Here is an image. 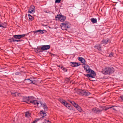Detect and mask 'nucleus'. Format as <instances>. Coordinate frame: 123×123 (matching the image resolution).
I'll return each instance as SVG.
<instances>
[{
	"label": "nucleus",
	"instance_id": "1",
	"mask_svg": "<svg viewBox=\"0 0 123 123\" xmlns=\"http://www.w3.org/2000/svg\"><path fill=\"white\" fill-rule=\"evenodd\" d=\"M84 65V68L85 70L87 73L89 74H84V75L88 78L90 77L93 78H95V76L96 75L95 72L91 69L90 67L88 65L85 64Z\"/></svg>",
	"mask_w": 123,
	"mask_h": 123
},
{
	"label": "nucleus",
	"instance_id": "2",
	"mask_svg": "<svg viewBox=\"0 0 123 123\" xmlns=\"http://www.w3.org/2000/svg\"><path fill=\"white\" fill-rule=\"evenodd\" d=\"M115 69L112 67H106L102 70V72L105 75L111 74L114 73Z\"/></svg>",
	"mask_w": 123,
	"mask_h": 123
},
{
	"label": "nucleus",
	"instance_id": "3",
	"mask_svg": "<svg viewBox=\"0 0 123 123\" xmlns=\"http://www.w3.org/2000/svg\"><path fill=\"white\" fill-rule=\"evenodd\" d=\"M66 18V17L62 15L61 13L59 15L58 14L55 17V20H59L61 22L64 21Z\"/></svg>",
	"mask_w": 123,
	"mask_h": 123
},
{
	"label": "nucleus",
	"instance_id": "4",
	"mask_svg": "<svg viewBox=\"0 0 123 123\" xmlns=\"http://www.w3.org/2000/svg\"><path fill=\"white\" fill-rule=\"evenodd\" d=\"M78 93L80 95L85 96H88L90 94L89 92L86 91L85 90H82L80 89L78 90Z\"/></svg>",
	"mask_w": 123,
	"mask_h": 123
},
{
	"label": "nucleus",
	"instance_id": "5",
	"mask_svg": "<svg viewBox=\"0 0 123 123\" xmlns=\"http://www.w3.org/2000/svg\"><path fill=\"white\" fill-rule=\"evenodd\" d=\"M38 104L37 107H43L45 111H48V108L45 103H43L41 101H38Z\"/></svg>",
	"mask_w": 123,
	"mask_h": 123
},
{
	"label": "nucleus",
	"instance_id": "6",
	"mask_svg": "<svg viewBox=\"0 0 123 123\" xmlns=\"http://www.w3.org/2000/svg\"><path fill=\"white\" fill-rule=\"evenodd\" d=\"M68 22L66 21L65 23H62L60 25L61 29L63 30H67L69 28V26L68 25Z\"/></svg>",
	"mask_w": 123,
	"mask_h": 123
},
{
	"label": "nucleus",
	"instance_id": "7",
	"mask_svg": "<svg viewBox=\"0 0 123 123\" xmlns=\"http://www.w3.org/2000/svg\"><path fill=\"white\" fill-rule=\"evenodd\" d=\"M32 78L25 79L23 82L26 84L28 85L31 84Z\"/></svg>",
	"mask_w": 123,
	"mask_h": 123
},
{
	"label": "nucleus",
	"instance_id": "8",
	"mask_svg": "<svg viewBox=\"0 0 123 123\" xmlns=\"http://www.w3.org/2000/svg\"><path fill=\"white\" fill-rule=\"evenodd\" d=\"M70 66L73 67H78L80 65V64H79L78 63L73 62H70Z\"/></svg>",
	"mask_w": 123,
	"mask_h": 123
},
{
	"label": "nucleus",
	"instance_id": "9",
	"mask_svg": "<svg viewBox=\"0 0 123 123\" xmlns=\"http://www.w3.org/2000/svg\"><path fill=\"white\" fill-rule=\"evenodd\" d=\"M35 6H31L29 9L28 12L30 13H34L35 11Z\"/></svg>",
	"mask_w": 123,
	"mask_h": 123
},
{
	"label": "nucleus",
	"instance_id": "10",
	"mask_svg": "<svg viewBox=\"0 0 123 123\" xmlns=\"http://www.w3.org/2000/svg\"><path fill=\"white\" fill-rule=\"evenodd\" d=\"M50 48V45H43L41 47V49L43 51L45 50H46L49 49Z\"/></svg>",
	"mask_w": 123,
	"mask_h": 123
},
{
	"label": "nucleus",
	"instance_id": "11",
	"mask_svg": "<svg viewBox=\"0 0 123 123\" xmlns=\"http://www.w3.org/2000/svg\"><path fill=\"white\" fill-rule=\"evenodd\" d=\"M101 44L100 43L99 44H97L94 46V47L96 49L98 50L99 51L101 50Z\"/></svg>",
	"mask_w": 123,
	"mask_h": 123
},
{
	"label": "nucleus",
	"instance_id": "12",
	"mask_svg": "<svg viewBox=\"0 0 123 123\" xmlns=\"http://www.w3.org/2000/svg\"><path fill=\"white\" fill-rule=\"evenodd\" d=\"M109 39L108 38L107 39H104L101 42V45L102 44H107L108 42H109Z\"/></svg>",
	"mask_w": 123,
	"mask_h": 123
},
{
	"label": "nucleus",
	"instance_id": "13",
	"mask_svg": "<svg viewBox=\"0 0 123 123\" xmlns=\"http://www.w3.org/2000/svg\"><path fill=\"white\" fill-rule=\"evenodd\" d=\"M92 111L98 114L99 113L101 112L102 111V110H100L99 109L97 108H93L92 109Z\"/></svg>",
	"mask_w": 123,
	"mask_h": 123
},
{
	"label": "nucleus",
	"instance_id": "14",
	"mask_svg": "<svg viewBox=\"0 0 123 123\" xmlns=\"http://www.w3.org/2000/svg\"><path fill=\"white\" fill-rule=\"evenodd\" d=\"M78 60L82 63L83 65H85L86 62L85 60L84 59L81 57H78Z\"/></svg>",
	"mask_w": 123,
	"mask_h": 123
},
{
	"label": "nucleus",
	"instance_id": "15",
	"mask_svg": "<svg viewBox=\"0 0 123 123\" xmlns=\"http://www.w3.org/2000/svg\"><path fill=\"white\" fill-rule=\"evenodd\" d=\"M38 101L36 100H34L30 101V103H31L34 105H37L38 107Z\"/></svg>",
	"mask_w": 123,
	"mask_h": 123
},
{
	"label": "nucleus",
	"instance_id": "16",
	"mask_svg": "<svg viewBox=\"0 0 123 123\" xmlns=\"http://www.w3.org/2000/svg\"><path fill=\"white\" fill-rule=\"evenodd\" d=\"M66 107L68 108V109L69 110H73V107L71 106V105L67 103L66 104Z\"/></svg>",
	"mask_w": 123,
	"mask_h": 123
},
{
	"label": "nucleus",
	"instance_id": "17",
	"mask_svg": "<svg viewBox=\"0 0 123 123\" xmlns=\"http://www.w3.org/2000/svg\"><path fill=\"white\" fill-rule=\"evenodd\" d=\"M24 101L25 102H26L28 103L29 101V96L27 97L26 96L24 97L23 98Z\"/></svg>",
	"mask_w": 123,
	"mask_h": 123
},
{
	"label": "nucleus",
	"instance_id": "18",
	"mask_svg": "<svg viewBox=\"0 0 123 123\" xmlns=\"http://www.w3.org/2000/svg\"><path fill=\"white\" fill-rule=\"evenodd\" d=\"M34 97L33 96H29V101H28V103L30 104L31 101L34 100Z\"/></svg>",
	"mask_w": 123,
	"mask_h": 123
},
{
	"label": "nucleus",
	"instance_id": "19",
	"mask_svg": "<svg viewBox=\"0 0 123 123\" xmlns=\"http://www.w3.org/2000/svg\"><path fill=\"white\" fill-rule=\"evenodd\" d=\"M40 114L42 115L43 117H44L46 115V114L44 112L43 110H41L40 111Z\"/></svg>",
	"mask_w": 123,
	"mask_h": 123
},
{
	"label": "nucleus",
	"instance_id": "20",
	"mask_svg": "<svg viewBox=\"0 0 123 123\" xmlns=\"http://www.w3.org/2000/svg\"><path fill=\"white\" fill-rule=\"evenodd\" d=\"M11 94L13 96H19L20 93L17 92H12Z\"/></svg>",
	"mask_w": 123,
	"mask_h": 123
},
{
	"label": "nucleus",
	"instance_id": "21",
	"mask_svg": "<svg viewBox=\"0 0 123 123\" xmlns=\"http://www.w3.org/2000/svg\"><path fill=\"white\" fill-rule=\"evenodd\" d=\"M37 52H42L43 51V50L42 49L41 47H37Z\"/></svg>",
	"mask_w": 123,
	"mask_h": 123
},
{
	"label": "nucleus",
	"instance_id": "22",
	"mask_svg": "<svg viewBox=\"0 0 123 123\" xmlns=\"http://www.w3.org/2000/svg\"><path fill=\"white\" fill-rule=\"evenodd\" d=\"M13 37L15 39H20L19 35H13Z\"/></svg>",
	"mask_w": 123,
	"mask_h": 123
},
{
	"label": "nucleus",
	"instance_id": "23",
	"mask_svg": "<svg viewBox=\"0 0 123 123\" xmlns=\"http://www.w3.org/2000/svg\"><path fill=\"white\" fill-rule=\"evenodd\" d=\"M91 21L93 23H96L97 22L96 19L94 18H92L91 19Z\"/></svg>",
	"mask_w": 123,
	"mask_h": 123
},
{
	"label": "nucleus",
	"instance_id": "24",
	"mask_svg": "<svg viewBox=\"0 0 123 123\" xmlns=\"http://www.w3.org/2000/svg\"><path fill=\"white\" fill-rule=\"evenodd\" d=\"M28 17L29 18V19L30 20V21H31L34 19V17H32L30 14H28Z\"/></svg>",
	"mask_w": 123,
	"mask_h": 123
},
{
	"label": "nucleus",
	"instance_id": "25",
	"mask_svg": "<svg viewBox=\"0 0 123 123\" xmlns=\"http://www.w3.org/2000/svg\"><path fill=\"white\" fill-rule=\"evenodd\" d=\"M37 81L35 80H31V84H34L35 85H37Z\"/></svg>",
	"mask_w": 123,
	"mask_h": 123
},
{
	"label": "nucleus",
	"instance_id": "26",
	"mask_svg": "<svg viewBox=\"0 0 123 123\" xmlns=\"http://www.w3.org/2000/svg\"><path fill=\"white\" fill-rule=\"evenodd\" d=\"M13 38L12 37L8 39L10 43H11L12 42H14L15 39Z\"/></svg>",
	"mask_w": 123,
	"mask_h": 123
},
{
	"label": "nucleus",
	"instance_id": "27",
	"mask_svg": "<svg viewBox=\"0 0 123 123\" xmlns=\"http://www.w3.org/2000/svg\"><path fill=\"white\" fill-rule=\"evenodd\" d=\"M30 116L29 112V111L26 112H25V116L26 117H29Z\"/></svg>",
	"mask_w": 123,
	"mask_h": 123
},
{
	"label": "nucleus",
	"instance_id": "28",
	"mask_svg": "<svg viewBox=\"0 0 123 123\" xmlns=\"http://www.w3.org/2000/svg\"><path fill=\"white\" fill-rule=\"evenodd\" d=\"M61 69H62V70L65 72H66L68 71L67 69L64 67H63V66H61Z\"/></svg>",
	"mask_w": 123,
	"mask_h": 123
},
{
	"label": "nucleus",
	"instance_id": "29",
	"mask_svg": "<svg viewBox=\"0 0 123 123\" xmlns=\"http://www.w3.org/2000/svg\"><path fill=\"white\" fill-rule=\"evenodd\" d=\"M29 33H28L27 34H23L22 35H19L20 38V39L21 38H22L23 37H24L25 36H27V34H28Z\"/></svg>",
	"mask_w": 123,
	"mask_h": 123
},
{
	"label": "nucleus",
	"instance_id": "30",
	"mask_svg": "<svg viewBox=\"0 0 123 123\" xmlns=\"http://www.w3.org/2000/svg\"><path fill=\"white\" fill-rule=\"evenodd\" d=\"M70 80L69 78L66 79L65 80V82L66 83H68L69 81Z\"/></svg>",
	"mask_w": 123,
	"mask_h": 123
},
{
	"label": "nucleus",
	"instance_id": "31",
	"mask_svg": "<svg viewBox=\"0 0 123 123\" xmlns=\"http://www.w3.org/2000/svg\"><path fill=\"white\" fill-rule=\"evenodd\" d=\"M67 103L66 102V101L65 100H63V102L62 104L63 105H64V106H66V104Z\"/></svg>",
	"mask_w": 123,
	"mask_h": 123
},
{
	"label": "nucleus",
	"instance_id": "32",
	"mask_svg": "<svg viewBox=\"0 0 123 123\" xmlns=\"http://www.w3.org/2000/svg\"><path fill=\"white\" fill-rule=\"evenodd\" d=\"M40 31L39 33L41 34H43L44 33L43 31H46L45 30H40Z\"/></svg>",
	"mask_w": 123,
	"mask_h": 123
},
{
	"label": "nucleus",
	"instance_id": "33",
	"mask_svg": "<svg viewBox=\"0 0 123 123\" xmlns=\"http://www.w3.org/2000/svg\"><path fill=\"white\" fill-rule=\"evenodd\" d=\"M76 108H78V107L79 106V105L78 104H76L75 103V104L73 105Z\"/></svg>",
	"mask_w": 123,
	"mask_h": 123
},
{
	"label": "nucleus",
	"instance_id": "34",
	"mask_svg": "<svg viewBox=\"0 0 123 123\" xmlns=\"http://www.w3.org/2000/svg\"><path fill=\"white\" fill-rule=\"evenodd\" d=\"M15 74L16 75H21V73L19 72H17L15 73Z\"/></svg>",
	"mask_w": 123,
	"mask_h": 123
},
{
	"label": "nucleus",
	"instance_id": "35",
	"mask_svg": "<svg viewBox=\"0 0 123 123\" xmlns=\"http://www.w3.org/2000/svg\"><path fill=\"white\" fill-rule=\"evenodd\" d=\"M113 53H111L109 55V57H112L113 56Z\"/></svg>",
	"mask_w": 123,
	"mask_h": 123
},
{
	"label": "nucleus",
	"instance_id": "36",
	"mask_svg": "<svg viewBox=\"0 0 123 123\" xmlns=\"http://www.w3.org/2000/svg\"><path fill=\"white\" fill-rule=\"evenodd\" d=\"M61 1V0H55V3H60Z\"/></svg>",
	"mask_w": 123,
	"mask_h": 123
},
{
	"label": "nucleus",
	"instance_id": "37",
	"mask_svg": "<svg viewBox=\"0 0 123 123\" xmlns=\"http://www.w3.org/2000/svg\"><path fill=\"white\" fill-rule=\"evenodd\" d=\"M40 30H36V31H33V32L34 33H37V32H39V31H40Z\"/></svg>",
	"mask_w": 123,
	"mask_h": 123
},
{
	"label": "nucleus",
	"instance_id": "38",
	"mask_svg": "<svg viewBox=\"0 0 123 123\" xmlns=\"http://www.w3.org/2000/svg\"><path fill=\"white\" fill-rule=\"evenodd\" d=\"M76 109L80 111L81 110L80 107L79 106Z\"/></svg>",
	"mask_w": 123,
	"mask_h": 123
},
{
	"label": "nucleus",
	"instance_id": "39",
	"mask_svg": "<svg viewBox=\"0 0 123 123\" xmlns=\"http://www.w3.org/2000/svg\"><path fill=\"white\" fill-rule=\"evenodd\" d=\"M114 106H115L110 107H109L108 108L105 109H104V110H105V111H106L107 109H110V108H112L113 107H114Z\"/></svg>",
	"mask_w": 123,
	"mask_h": 123
},
{
	"label": "nucleus",
	"instance_id": "40",
	"mask_svg": "<svg viewBox=\"0 0 123 123\" xmlns=\"http://www.w3.org/2000/svg\"><path fill=\"white\" fill-rule=\"evenodd\" d=\"M22 40H16L15 39L14 42H21Z\"/></svg>",
	"mask_w": 123,
	"mask_h": 123
},
{
	"label": "nucleus",
	"instance_id": "41",
	"mask_svg": "<svg viewBox=\"0 0 123 123\" xmlns=\"http://www.w3.org/2000/svg\"><path fill=\"white\" fill-rule=\"evenodd\" d=\"M69 102L72 104L73 105L74 104H75V102L74 101H70Z\"/></svg>",
	"mask_w": 123,
	"mask_h": 123
},
{
	"label": "nucleus",
	"instance_id": "42",
	"mask_svg": "<svg viewBox=\"0 0 123 123\" xmlns=\"http://www.w3.org/2000/svg\"><path fill=\"white\" fill-rule=\"evenodd\" d=\"M59 101H60V102L61 103H62V102H63V101L62 100V99H61V98H59Z\"/></svg>",
	"mask_w": 123,
	"mask_h": 123
},
{
	"label": "nucleus",
	"instance_id": "43",
	"mask_svg": "<svg viewBox=\"0 0 123 123\" xmlns=\"http://www.w3.org/2000/svg\"><path fill=\"white\" fill-rule=\"evenodd\" d=\"M0 27H2L3 28H6V27H4L3 25H1L0 23Z\"/></svg>",
	"mask_w": 123,
	"mask_h": 123
},
{
	"label": "nucleus",
	"instance_id": "44",
	"mask_svg": "<svg viewBox=\"0 0 123 123\" xmlns=\"http://www.w3.org/2000/svg\"><path fill=\"white\" fill-rule=\"evenodd\" d=\"M45 123H51L48 120L45 122Z\"/></svg>",
	"mask_w": 123,
	"mask_h": 123
},
{
	"label": "nucleus",
	"instance_id": "45",
	"mask_svg": "<svg viewBox=\"0 0 123 123\" xmlns=\"http://www.w3.org/2000/svg\"><path fill=\"white\" fill-rule=\"evenodd\" d=\"M120 98L122 100H123V95L120 96Z\"/></svg>",
	"mask_w": 123,
	"mask_h": 123
},
{
	"label": "nucleus",
	"instance_id": "46",
	"mask_svg": "<svg viewBox=\"0 0 123 123\" xmlns=\"http://www.w3.org/2000/svg\"><path fill=\"white\" fill-rule=\"evenodd\" d=\"M37 122V120H35L33 121V122L32 123H35L36 122Z\"/></svg>",
	"mask_w": 123,
	"mask_h": 123
},
{
	"label": "nucleus",
	"instance_id": "47",
	"mask_svg": "<svg viewBox=\"0 0 123 123\" xmlns=\"http://www.w3.org/2000/svg\"><path fill=\"white\" fill-rule=\"evenodd\" d=\"M44 12L46 13H48V12H47L46 10H44Z\"/></svg>",
	"mask_w": 123,
	"mask_h": 123
},
{
	"label": "nucleus",
	"instance_id": "48",
	"mask_svg": "<svg viewBox=\"0 0 123 123\" xmlns=\"http://www.w3.org/2000/svg\"><path fill=\"white\" fill-rule=\"evenodd\" d=\"M4 24H6V23H1V25H4Z\"/></svg>",
	"mask_w": 123,
	"mask_h": 123
},
{
	"label": "nucleus",
	"instance_id": "49",
	"mask_svg": "<svg viewBox=\"0 0 123 123\" xmlns=\"http://www.w3.org/2000/svg\"><path fill=\"white\" fill-rule=\"evenodd\" d=\"M40 119L38 118V119H36V120H37V122L38 120H39Z\"/></svg>",
	"mask_w": 123,
	"mask_h": 123
},
{
	"label": "nucleus",
	"instance_id": "50",
	"mask_svg": "<svg viewBox=\"0 0 123 123\" xmlns=\"http://www.w3.org/2000/svg\"><path fill=\"white\" fill-rule=\"evenodd\" d=\"M89 80H90V81H94L95 80H91V79H90V78H89Z\"/></svg>",
	"mask_w": 123,
	"mask_h": 123
},
{
	"label": "nucleus",
	"instance_id": "51",
	"mask_svg": "<svg viewBox=\"0 0 123 123\" xmlns=\"http://www.w3.org/2000/svg\"><path fill=\"white\" fill-rule=\"evenodd\" d=\"M57 67H60V68H61V66H60V65H57Z\"/></svg>",
	"mask_w": 123,
	"mask_h": 123
},
{
	"label": "nucleus",
	"instance_id": "52",
	"mask_svg": "<svg viewBox=\"0 0 123 123\" xmlns=\"http://www.w3.org/2000/svg\"><path fill=\"white\" fill-rule=\"evenodd\" d=\"M35 52H37V49H35Z\"/></svg>",
	"mask_w": 123,
	"mask_h": 123
},
{
	"label": "nucleus",
	"instance_id": "53",
	"mask_svg": "<svg viewBox=\"0 0 123 123\" xmlns=\"http://www.w3.org/2000/svg\"><path fill=\"white\" fill-rule=\"evenodd\" d=\"M113 109L114 110H115V108H113Z\"/></svg>",
	"mask_w": 123,
	"mask_h": 123
},
{
	"label": "nucleus",
	"instance_id": "54",
	"mask_svg": "<svg viewBox=\"0 0 123 123\" xmlns=\"http://www.w3.org/2000/svg\"><path fill=\"white\" fill-rule=\"evenodd\" d=\"M22 67L23 68H24V67Z\"/></svg>",
	"mask_w": 123,
	"mask_h": 123
}]
</instances>
